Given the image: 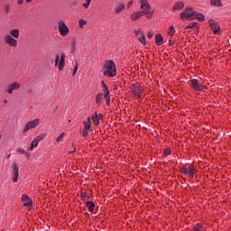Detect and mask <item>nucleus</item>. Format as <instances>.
I'll list each match as a JSON object with an SVG mask.
<instances>
[{"label":"nucleus","mask_w":231,"mask_h":231,"mask_svg":"<svg viewBox=\"0 0 231 231\" xmlns=\"http://www.w3.org/2000/svg\"><path fill=\"white\" fill-rule=\"evenodd\" d=\"M109 88L106 87H103V91H107Z\"/></svg>","instance_id":"8fccbe9b"},{"label":"nucleus","mask_w":231,"mask_h":231,"mask_svg":"<svg viewBox=\"0 0 231 231\" xmlns=\"http://www.w3.org/2000/svg\"><path fill=\"white\" fill-rule=\"evenodd\" d=\"M37 145H39V143L36 139H34L31 143V147L29 148V151H33V149H35Z\"/></svg>","instance_id":"bb28decb"},{"label":"nucleus","mask_w":231,"mask_h":231,"mask_svg":"<svg viewBox=\"0 0 231 231\" xmlns=\"http://www.w3.org/2000/svg\"><path fill=\"white\" fill-rule=\"evenodd\" d=\"M22 201L23 203V207H27V208H32V199H30V197H28V195H23Z\"/></svg>","instance_id":"4468645a"},{"label":"nucleus","mask_w":231,"mask_h":231,"mask_svg":"<svg viewBox=\"0 0 231 231\" xmlns=\"http://www.w3.org/2000/svg\"><path fill=\"white\" fill-rule=\"evenodd\" d=\"M183 8H185V4L183 2H177L172 8V12H176V10H183Z\"/></svg>","instance_id":"2eb2a0df"},{"label":"nucleus","mask_w":231,"mask_h":231,"mask_svg":"<svg viewBox=\"0 0 231 231\" xmlns=\"http://www.w3.org/2000/svg\"><path fill=\"white\" fill-rule=\"evenodd\" d=\"M79 70V63L76 62L75 66H74V70L72 72V77H75V75H77V71Z\"/></svg>","instance_id":"473e14b6"},{"label":"nucleus","mask_w":231,"mask_h":231,"mask_svg":"<svg viewBox=\"0 0 231 231\" xmlns=\"http://www.w3.org/2000/svg\"><path fill=\"white\" fill-rule=\"evenodd\" d=\"M91 5V0H86V3L83 4V6L88 9L89 8V5Z\"/></svg>","instance_id":"e433bc0d"},{"label":"nucleus","mask_w":231,"mask_h":231,"mask_svg":"<svg viewBox=\"0 0 231 231\" xmlns=\"http://www.w3.org/2000/svg\"><path fill=\"white\" fill-rule=\"evenodd\" d=\"M64 136H66V134L62 133L57 138L56 142L59 143L60 142H62L64 139Z\"/></svg>","instance_id":"72a5a7b5"},{"label":"nucleus","mask_w":231,"mask_h":231,"mask_svg":"<svg viewBox=\"0 0 231 231\" xmlns=\"http://www.w3.org/2000/svg\"><path fill=\"white\" fill-rule=\"evenodd\" d=\"M21 89V83L14 81L6 87V91L9 95H14V91Z\"/></svg>","instance_id":"9d476101"},{"label":"nucleus","mask_w":231,"mask_h":231,"mask_svg":"<svg viewBox=\"0 0 231 231\" xmlns=\"http://www.w3.org/2000/svg\"><path fill=\"white\" fill-rule=\"evenodd\" d=\"M125 9V5L124 4H119L116 8H115V12L116 14H120V12H122V10Z\"/></svg>","instance_id":"5701e85b"},{"label":"nucleus","mask_w":231,"mask_h":231,"mask_svg":"<svg viewBox=\"0 0 231 231\" xmlns=\"http://www.w3.org/2000/svg\"><path fill=\"white\" fill-rule=\"evenodd\" d=\"M65 59H66V54H64V53L61 54V57L59 54L56 55L55 66H57L59 64L60 71H62V69H64Z\"/></svg>","instance_id":"423d86ee"},{"label":"nucleus","mask_w":231,"mask_h":231,"mask_svg":"<svg viewBox=\"0 0 231 231\" xmlns=\"http://www.w3.org/2000/svg\"><path fill=\"white\" fill-rule=\"evenodd\" d=\"M79 28H84V26H86V24H88V21L84 20V19H79Z\"/></svg>","instance_id":"cd10ccee"},{"label":"nucleus","mask_w":231,"mask_h":231,"mask_svg":"<svg viewBox=\"0 0 231 231\" xmlns=\"http://www.w3.org/2000/svg\"><path fill=\"white\" fill-rule=\"evenodd\" d=\"M16 152H19V154H23L25 155L26 154V151L21 149V148H17L16 149Z\"/></svg>","instance_id":"4c0bfd02"},{"label":"nucleus","mask_w":231,"mask_h":231,"mask_svg":"<svg viewBox=\"0 0 231 231\" xmlns=\"http://www.w3.org/2000/svg\"><path fill=\"white\" fill-rule=\"evenodd\" d=\"M85 129H91V117H88L87 121L84 122Z\"/></svg>","instance_id":"b1692460"},{"label":"nucleus","mask_w":231,"mask_h":231,"mask_svg":"<svg viewBox=\"0 0 231 231\" xmlns=\"http://www.w3.org/2000/svg\"><path fill=\"white\" fill-rule=\"evenodd\" d=\"M4 10H5V14H8L10 12V5H5Z\"/></svg>","instance_id":"ea45409f"},{"label":"nucleus","mask_w":231,"mask_h":231,"mask_svg":"<svg viewBox=\"0 0 231 231\" xmlns=\"http://www.w3.org/2000/svg\"><path fill=\"white\" fill-rule=\"evenodd\" d=\"M104 97V94L98 93L96 97V102L100 106L102 104V98Z\"/></svg>","instance_id":"393cba45"},{"label":"nucleus","mask_w":231,"mask_h":231,"mask_svg":"<svg viewBox=\"0 0 231 231\" xmlns=\"http://www.w3.org/2000/svg\"><path fill=\"white\" fill-rule=\"evenodd\" d=\"M194 174H196V168L194 166H189L188 168V176L192 180L194 178Z\"/></svg>","instance_id":"a211bd4d"},{"label":"nucleus","mask_w":231,"mask_h":231,"mask_svg":"<svg viewBox=\"0 0 231 231\" xmlns=\"http://www.w3.org/2000/svg\"><path fill=\"white\" fill-rule=\"evenodd\" d=\"M39 124H41V119H39V118H36L32 121H29L23 129V133H28V131H30V129H35V127H37V125H39Z\"/></svg>","instance_id":"0eeeda50"},{"label":"nucleus","mask_w":231,"mask_h":231,"mask_svg":"<svg viewBox=\"0 0 231 231\" xmlns=\"http://www.w3.org/2000/svg\"><path fill=\"white\" fill-rule=\"evenodd\" d=\"M0 140H1V135H0Z\"/></svg>","instance_id":"5fc2aeb1"},{"label":"nucleus","mask_w":231,"mask_h":231,"mask_svg":"<svg viewBox=\"0 0 231 231\" xmlns=\"http://www.w3.org/2000/svg\"><path fill=\"white\" fill-rule=\"evenodd\" d=\"M88 135H89V129L84 128L83 134H82L83 138H86V136H88Z\"/></svg>","instance_id":"f704fd0d"},{"label":"nucleus","mask_w":231,"mask_h":231,"mask_svg":"<svg viewBox=\"0 0 231 231\" xmlns=\"http://www.w3.org/2000/svg\"><path fill=\"white\" fill-rule=\"evenodd\" d=\"M170 154H171V149H166L164 151V156H170Z\"/></svg>","instance_id":"a19ab883"},{"label":"nucleus","mask_w":231,"mask_h":231,"mask_svg":"<svg viewBox=\"0 0 231 231\" xmlns=\"http://www.w3.org/2000/svg\"><path fill=\"white\" fill-rule=\"evenodd\" d=\"M196 26H198V23H190L188 26H186V30H189V28H196Z\"/></svg>","instance_id":"2f4dec72"},{"label":"nucleus","mask_w":231,"mask_h":231,"mask_svg":"<svg viewBox=\"0 0 231 231\" xmlns=\"http://www.w3.org/2000/svg\"><path fill=\"white\" fill-rule=\"evenodd\" d=\"M141 5V10L143 15H147L148 19H151V16L152 15V13L151 10L152 8L151 7V5L149 4V0H140Z\"/></svg>","instance_id":"f03ea898"},{"label":"nucleus","mask_w":231,"mask_h":231,"mask_svg":"<svg viewBox=\"0 0 231 231\" xmlns=\"http://www.w3.org/2000/svg\"><path fill=\"white\" fill-rule=\"evenodd\" d=\"M58 30L61 35V37H66L68 33H69V28L68 25H66V23L64 21H60L58 23Z\"/></svg>","instance_id":"39448f33"},{"label":"nucleus","mask_w":231,"mask_h":231,"mask_svg":"<svg viewBox=\"0 0 231 231\" xmlns=\"http://www.w3.org/2000/svg\"><path fill=\"white\" fill-rule=\"evenodd\" d=\"M44 138H46V134H41L34 140L38 141V143H39V142H42V140H44Z\"/></svg>","instance_id":"c85d7f7f"},{"label":"nucleus","mask_w":231,"mask_h":231,"mask_svg":"<svg viewBox=\"0 0 231 231\" xmlns=\"http://www.w3.org/2000/svg\"><path fill=\"white\" fill-rule=\"evenodd\" d=\"M195 19H198V21H199L200 23H203V21H205V15L197 12Z\"/></svg>","instance_id":"a878e982"},{"label":"nucleus","mask_w":231,"mask_h":231,"mask_svg":"<svg viewBox=\"0 0 231 231\" xmlns=\"http://www.w3.org/2000/svg\"><path fill=\"white\" fill-rule=\"evenodd\" d=\"M13 181L17 183V181H19V167L15 163H13Z\"/></svg>","instance_id":"f8f14e48"},{"label":"nucleus","mask_w":231,"mask_h":231,"mask_svg":"<svg viewBox=\"0 0 231 231\" xmlns=\"http://www.w3.org/2000/svg\"><path fill=\"white\" fill-rule=\"evenodd\" d=\"M174 33H176V31L174 30V25H171V26L170 27L168 35H170V37H172V36L174 35Z\"/></svg>","instance_id":"7c9ffc66"},{"label":"nucleus","mask_w":231,"mask_h":231,"mask_svg":"<svg viewBox=\"0 0 231 231\" xmlns=\"http://www.w3.org/2000/svg\"><path fill=\"white\" fill-rule=\"evenodd\" d=\"M75 152H76V150L74 148V151L69 152V154H75Z\"/></svg>","instance_id":"3c124183"},{"label":"nucleus","mask_w":231,"mask_h":231,"mask_svg":"<svg viewBox=\"0 0 231 231\" xmlns=\"http://www.w3.org/2000/svg\"><path fill=\"white\" fill-rule=\"evenodd\" d=\"M133 6V1H130L127 5L126 8L130 9Z\"/></svg>","instance_id":"37998d69"},{"label":"nucleus","mask_w":231,"mask_h":231,"mask_svg":"<svg viewBox=\"0 0 231 231\" xmlns=\"http://www.w3.org/2000/svg\"><path fill=\"white\" fill-rule=\"evenodd\" d=\"M4 42L8 44V46H11V48H17V40H15V38L12 37L10 34L4 37Z\"/></svg>","instance_id":"6e6552de"},{"label":"nucleus","mask_w":231,"mask_h":231,"mask_svg":"<svg viewBox=\"0 0 231 231\" xmlns=\"http://www.w3.org/2000/svg\"><path fill=\"white\" fill-rule=\"evenodd\" d=\"M92 122L94 125H98L100 124V119H98V114L95 113L92 115Z\"/></svg>","instance_id":"412c9836"},{"label":"nucleus","mask_w":231,"mask_h":231,"mask_svg":"<svg viewBox=\"0 0 231 231\" xmlns=\"http://www.w3.org/2000/svg\"><path fill=\"white\" fill-rule=\"evenodd\" d=\"M201 228H203V224L198 223V224L193 227V231H201Z\"/></svg>","instance_id":"c756f323"},{"label":"nucleus","mask_w":231,"mask_h":231,"mask_svg":"<svg viewBox=\"0 0 231 231\" xmlns=\"http://www.w3.org/2000/svg\"><path fill=\"white\" fill-rule=\"evenodd\" d=\"M135 35H136L138 41L140 42H142L143 44V46H145V44H147V42H145V36L143 35V32H142V30H136Z\"/></svg>","instance_id":"ddd939ff"},{"label":"nucleus","mask_w":231,"mask_h":231,"mask_svg":"<svg viewBox=\"0 0 231 231\" xmlns=\"http://www.w3.org/2000/svg\"><path fill=\"white\" fill-rule=\"evenodd\" d=\"M72 51H75V42H72Z\"/></svg>","instance_id":"09e8293b"},{"label":"nucleus","mask_w":231,"mask_h":231,"mask_svg":"<svg viewBox=\"0 0 231 231\" xmlns=\"http://www.w3.org/2000/svg\"><path fill=\"white\" fill-rule=\"evenodd\" d=\"M130 89H131L133 95H134V97H136V98H138V99L142 98V93L143 91V88H142V85H140V83L131 84Z\"/></svg>","instance_id":"20e7f679"},{"label":"nucleus","mask_w":231,"mask_h":231,"mask_svg":"<svg viewBox=\"0 0 231 231\" xmlns=\"http://www.w3.org/2000/svg\"><path fill=\"white\" fill-rule=\"evenodd\" d=\"M141 17H143V14L140 11L130 15L131 21H138Z\"/></svg>","instance_id":"dca6fc26"},{"label":"nucleus","mask_w":231,"mask_h":231,"mask_svg":"<svg viewBox=\"0 0 231 231\" xmlns=\"http://www.w3.org/2000/svg\"><path fill=\"white\" fill-rule=\"evenodd\" d=\"M197 12L194 9L188 7L182 13H180V19H196Z\"/></svg>","instance_id":"7ed1b4c3"},{"label":"nucleus","mask_w":231,"mask_h":231,"mask_svg":"<svg viewBox=\"0 0 231 231\" xmlns=\"http://www.w3.org/2000/svg\"><path fill=\"white\" fill-rule=\"evenodd\" d=\"M86 207L88 209V212H94L95 210V202L94 201H87Z\"/></svg>","instance_id":"6ab92c4d"},{"label":"nucleus","mask_w":231,"mask_h":231,"mask_svg":"<svg viewBox=\"0 0 231 231\" xmlns=\"http://www.w3.org/2000/svg\"><path fill=\"white\" fill-rule=\"evenodd\" d=\"M104 93H105V97L109 96V88L107 90L104 91Z\"/></svg>","instance_id":"a18cd8bd"},{"label":"nucleus","mask_w":231,"mask_h":231,"mask_svg":"<svg viewBox=\"0 0 231 231\" xmlns=\"http://www.w3.org/2000/svg\"><path fill=\"white\" fill-rule=\"evenodd\" d=\"M9 35H11V37H13L14 39H19V29H12L10 32H9Z\"/></svg>","instance_id":"f3484780"},{"label":"nucleus","mask_w":231,"mask_h":231,"mask_svg":"<svg viewBox=\"0 0 231 231\" xmlns=\"http://www.w3.org/2000/svg\"><path fill=\"white\" fill-rule=\"evenodd\" d=\"M26 3H32V0H25Z\"/></svg>","instance_id":"864d4df0"},{"label":"nucleus","mask_w":231,"mask_h":231,"mask_svg":"<svg viewBox=\"0 0 231 231\" xmlns=\"http://www.w3.org/2000/svg\"><path fill=\"white\" fill-rule=\"evenodd\" d=\"M101 71L105 77H116V65H115V61L111 60L106 61Z\"/></svg>","instance_id":"f257e3e1"},{"label":"nucleus","mask_w":231,"mask_h":231,"mask_svg":"<svg viewBox=\"0 0 231 231\" xmlns=\"http://www.w3.org/2000/svg\"><path fill=\"white\" fill-rule=\"evenodd\" d=\"M105 100L107 102V104H109V102L111 101V97L105 96Z\"/></svg>","instance_id":"79ce46f5"},{"label":"nucleus","mask_w":231,"mask_h":231,"mask_svg":"<svg viewBox=\"0 0 231 231\" xmlns=\"http://www.w3.org/2000/svg\"><path fill=\"white\" fill-rule=\"evenodd\" d=\"M148 39H152V37H154V32L150 31L147 34Z\"/></svg>","instance_id":"58836bf2"},{"label":"nucleus","mask_w":231,"mask_h":231,"mask_svg":"<svg viewBox=\"0 0 231 231\" xmlns=\"http://www.w3.org/2000/svg\"><path fill=\"white\" fill-rule=\"evenodd\" d=\"M210 3L211 6H217L218 8H221V6H223L221 0H210Z\"/></svg>","instance_id":"4be33fe9"},{"label":"nucleus","mask_w":231,"mask_h":231,"mask_svg":"<svg viewBox=\"0 0 231 231\" xmlns=\"http://www.w3.org/2000/svg\"><path fill=\"white\" fill-rule=\"evenodd\" d=\"M97 117H98V120H100V119L104 118V115L98 114Z\"/></svg>","instance_id":"49530a36"},{"label":"nucleus","mask_w":231,"mask_h":231,"mask_svg":"<svg viewBox=\"0 0 231 231\" xmlns=\"http://www.w3.org/2000/svg\"><path fill=\"white\" fill-rule=\"evenodd\" d=\"M17 3L18 5H23V3H24V0H18Z\"/></svg>","instance_id":"de8ad7c7"},{"label":"nucleus","mask_w":231,"mask_h":231,"mask_svg":"<svg viewBox=\"0 0 231 231\" xmlns=\"http://www.w3.org/2000/svg\"><path fill=\"white\" fill-rule=\"evenodd\" d=\"M180 172H181L182 174H189V169H187V167L182 166V167L180 168Z\"/></svg>","instance_id":"c9c22d12"},{"label":"nucleus","mask_w":231,"mask_h":231,"mask_svg":"<svg viewBox=\"0 0 231 231\" xmlns=\"http://www.w3.org/2000/svg\"><path fill=\"white\" fill-rule=\"evenodd\" d=\"M209 26L214 33H219V31L221 30L219 23H216L214 20H209Z\"/></svg>","instance_id":"9b49d317"},{"label":"nucleus","mask_w":231,"mask_h":231,"mask_svg":"<svg viewBox=\"0 0 231 231\" xmlns=\"http://www.w3.org/2000/svg\"><path fill=\"white\" fill-rule=\"evenodd\" d=\"M189 85L191 86L194 91H203V85L199 79H193L189 81Z\"/></svg>","instance_id":"1a4fd4ad"},{"label":"nucleus","mask_w":231,"mask_h":231,"mask_svg":"<svg viewBox=\"0 0 231 231\" xmlns=\"http://www.w3.org/2000/svg\"><path fill=\"white\" fill-rule=\"evenodd\" d=\"M101 86H102V88H106L107 85H106V81L102 80L101 81Z\"/></svg>","instance_id":"c03bdc74"},{"label":"nucleus","mask_w":231,"mask_h":231,"mask_svg":"<svg viewBox=\"0 0 231 231\" xmlns=\"http://www.w3.org/2000/svg\"><path fill=\"white\" fill-rule=\"evenodd\" d=\"M4 104H8V99H4Z\"/></svg>","instance_id":"603ef678"},{"label":"nucleus","mask_w":231,"mask_h":231,"mask_svg":"<svg viewBox=\"0 0 231 231\" xmlns=\"http://www.w3.org/2000/svg\"><path fill=\"white\" fill-rule=\"evenodd\" d=\"M162 42H163V37L162 34H156L155 35V43L157 46H162Z\"/></svg>","instance_id":"aec40b11"}]
</instances>
